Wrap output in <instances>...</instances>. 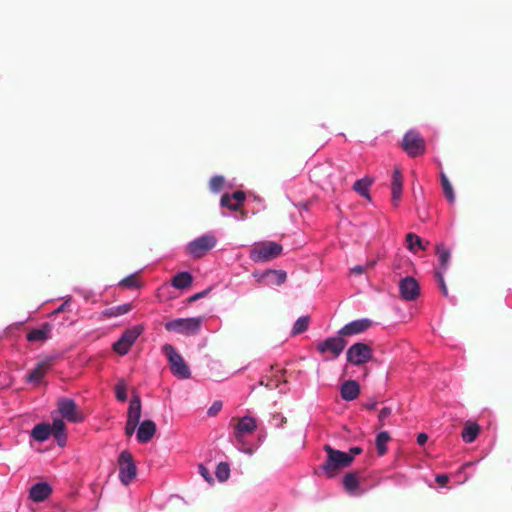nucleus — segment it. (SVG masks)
I'll list each match as a JSON object with an SVG mask.
<instances>
[{"label": "nucleus", "instance_id": "obj_54", "mask_svg": "<svg viewBox=\"0 0 512 512\" xmlns=\"http://www.w3.org/2000/svg\"><path fill=\"white\" fill-rule=\"evenodd\" d=\"M377 404H378V403H377V401H375V400H371V401H369V402H367V403L365 404V407H366L368 410H375V409H376V407H377Z\"/></svg>", "mask_w": 512, "mask_h": 512}, {"label": "nucleus", "instance_id": "obj_55", "mask_svg": "<svg viewBox=\"0 0 512 512\" xmlns=\"http://www.w3.org/2000/svg\"><path fill=\"white\" fill-rule=\"evenodd\" d=\"M300 207L304 210H308V203H300Z\"/></svg>", "mask_w": 512, "mask_h": 512}, {"label": "nucleus", "instance_id": "obj_37", "mask_svg": "<svg viewBox=\"0 0 512 512\" xmlns=\"http://www.w3.org/2000/svg\"><path fill=\"white\" fill-rule=\"evenodd\" d=\"M118 286L120 287H125V288H129V289H133V288H139L140 287V283L139 281L136 279V274L135 273H132L128 276H126L125 278H123L119 283H118Z\"/></svg>", "mask_w": 512, "mask_h": 512}, {"label": "nucleus", "instance_id": "obj_56", "mask_svg": "<svg viewBox=\"0 0 512 512\" xmlns=\"http://www.w3.org/2000/svg\"><path fill=\"white\" fill-rule=\"evenodd\" d=\"M475 463L474 462H467L464 464V467H470V466H473Z\"/></svg>", "mask_w": 512, "mask_h": 512}, {"label": "nucleus", "instance_id": "obj_3", "mask_svg": "<svg viewBox=\"0 0 512 512\" xmlns=\"http://www.w3.org/2000/svg\"><path fill=\"white\" fill-rule=\"evenodd\" d=\"M218 240L213 231L206 232L186 243L184 252L192 259H201L216 247Z\"/></svg>", "mask_w": 512, "mask_h": 512}, {"label": "nucleus", "instance_id": "obj_36", "mask_svg": "<svg viewBox=\"0 0 512 512\" xmlns=\"http://www.w3.org/2000/svg\"><path fill=\"white\" fill-rule=\"evenodd\" d=\"M225 179L221 175H214L209 181V189L213 193H219L224 187Z\"/></svg>", "mask_w": 512, "mask_h": 512}, {"label": "nucleus", "instance_id": "obj_5", "mask_svg": "<svg viewBox=\"0 0 512 512\" xmlns=\"http://www.w3.org/2000/svg\"><path fill=\"white\" fill-rule=\"evenodd\" d=\"M282 252V246L274 241L256 243L250 250L249 257L255 263H263L277 258Z\"/></svg>", "mask_w": 512, "mask_h": 512}, {"label": "nucleus", "instance_id": "obj_23", "mask_svg": "<svg viewBox=\"0 0 512 512\" xmlns=\"http://www.w3.org/2000/svg\"><path fill=\"white\" fill-rule=\"evenodd\" d=\"M142 405L138 395H134L130 402L127 412V421L139 424L141 418Z\"/></svg>", "mask_w": 512, "mask_h": 512}, {"label": "nucleus", "instance_id": "obj_50", "mask_svg": "<svg viewBox=\"0 0 512 512\" xmlns=\"http://www.w3.org/2000/svg\"><path fill=\"white\" fill-rule=\"evenodd\" d=\"M449 480V477L447 474H437L435 476V481L440 484L441 486H445Z\"/></svg>", "mask_w": 512, "mask_h": 512}, {"label": "nucleus", "instance_id": "obj_15", "mask_svg": "<svg viewBox=\"0 0 512 512\" xmlns=\"http://www.w3.org/2000/svg\"><path fill=\"white\" fill-rule=\"evenodd\" d=\"M372 320L368 318H361L353 320L344 325L338 332L339 335L352 336L366 331L372 325Z\"/></svg>", "mask_w": 512, "mask_h": 512}, {"label": "nucleus", "instance_id": "obj_38", "mask_svg": "<svg viewBox=\"0 0 512 512\" xmlns=\"http://www.w3.org/2000/svg\"><path fill=\"white\" fill-rule=\"evenodd\" d=\"M115 396L116 399L120 402H125L127 400V388L124 380H119L115 386Z\"/></svg>", "mask_w": 512, "mask_h": 512}, {"label": "nucleus", "instance_id": "obj_45", "mask_svg": "<svg viewBox=\"0 0 512 512\" xmlns=\"http://www.w3.org/2000/svg\"><path fill=\"white\" fill-rule=\"evenodd\" d=\"M230 197H232L233 201L238 203V208H240L241 204L245 200V193L243 191H235L230 194Z\"/></svg>", "mask_w": 512, "mask_h": 512}, {"label": "nucleus", "instance_id": "obj_26", "mask_svg": "<svg viewBox=\"0 0 512 512\" xmlns=\"http://www.w3.org/2000/svg\"><path fill=\"white\" fill-rule=\"evenodd\" d=\"M480 433V426L476 422L467 421L461 433L465 443H473Z\"/></svg>", "mask_w": 512, "mask_h": 512}, {"label": "nucleus", "instance_id": "obj_18", "mask_svg": "<svg viewBox=\"0 0 512 512\" xmlns=\"http://www.w3.org/2000/svg\"><path fill=\"white\" fill-rule=\"evenodd\" d=\"M402 189H403V180L401 171L399 169H394L393 175H392V182H391V197L392 202L395 207L399 205L401 196H402Z\"/></svg>", "mask_w": 512, "mask_h": 512}, {"label": "nucleus", "instance_id": "obj_53", "mask_svg": "<svg viewBox=\"0 0 512 512\" xmlns=\"http://www.w3.org/2000/svg\"><path fill=\"white\" fill-rule=\"evenodd\" d=\"M365 271V268L361 265H356L351 269V273L353 274H362Z\"/></svg>", "mask_w": 512, "mask_h": 512}, {"label": "nucleus", "instance_id": "obj_39", "mask_svg": "<svg viewBox=\"0 0 512 512\" xmlns=\"http://www.w3.org/2000/svg\"><path fill=\"white\" fill-rule=\"evenodd\" d=\"M220 205L222 207L228 208L230 211H236L238 210V203L232 200V197H230V194H223L220 199Z\"/></svg>", "mask_w": 512, "mask_h": 512}, {"label": "nucleus", "instance_id": "obj_7", "mask_svg": "<svg viewBox=\"0 0 512 512\" xmlns=\"http://www.w3.org/2000/svg\"><path fill=\"white\" fill-rule=\"evenodd\" d=\"M401 146L407 155L412 158L424 154L426 150L425 140L416 129H409L404 134Z\"/></svg>", "mask_w": 512, "mask_h": 512}, {"label": "nucleus", "instance_id": "obj_2", "mask_svg": "<svg viewBox=\"0 0 512 512\" xmlns=\"http://www.w3.org/2000/svg\"><path fill=\"white\" fill-rule=\"evenodd\" d=\"M324 450L327 453V459L320 469L328 478L334 477L340 470L349 467L353 462V455L334 449L328 444L324 446Z\"/></svg>", "mask_w": 512, "mask_h": 512}, {"label": "nucleus", "instance_id": "obj_35", "mask_svg": "<svg viewBox=\"0 0 512 512\" xmlns=\"http://www.w3.org/2000/svg\"><path fill=\"white\" fill-rule=\"evenodd\" d=\"M130 310L128 304H123L106 309L103 314L108 317H117L126 314Z\"/></svg>", "mask_w": 512, "mask_h": 512}, {"label": "nucleus", "instance_id": "obj_47", "mask_svg": "<svg viewBox=\"0 0 512 512\" xmlns=\"http://www.w3.org/2000/svg\"><path fill=\"white\" fill-rule=\"evenodd\" d=\"M210 291H211V288H207V289H205L203 291L195 293L194 295H192L189 298V302H195V301H197L199 299H202V298L206 297Z\"/></svg>", "mask_w": 512, "mask_h": 512}, {"label": "nucleus", "instance_id": "obj_13", "mask_svg": "<svg viewBox=\"0 0 512 512\" xmlns=\"http://www.w3.org/2000/svg\"><path fill=\"white\" fill-rule=\"evenodd\" d=\"M342 335L328 337L326 340L317 345L320 353L330 352L334 358H337L344 350L346 341L341 337Z\"/></svg>", "mask_w": 512, "mask_h": 512}, {"label": "nucleus", "instance_id": "obj_8", "mask_svg": "<svg viewBox=\"0 0 512 512\" xmlns=\"http://www.w3.org/2000/svg\"><path fill=\"white\" fill-rule=\"evenodd\" d=\"M119 480L128 486L137 476V466L132 454L128 450L122 451L118 456Z\"/></svg>", "mask_w": 512, "mask_h": 512}, {"label": "nucleus", "instance_id": "obj_9", "mask_svg": "<svg viewBox=\"0 0 512 512\" xmlns=\"http://www.w3.org/2000/svg\"><path fill=\"white\" fill-rule=\"evenodd\" d=\"M143 328L139 325L133 326L122 333L120 338L113 344V350L119 355H126L131 346L141 335Z\"/></svg>", "mask_w": 512, "mask_h": 512}, {"label": "nucleus", "instance_id": "obj_14", "mask_svg": "<svg viewBox=\"0 0 512 512\" xmlns=\"http://www.w3.org/2000/svg\"><path fill=\"white\" fill-rule=\"evenodd\" d=\"M257 282L266 286H280L287 278V274L283 270L267 269L260 274H255Z\"/></svg>", "mask_w": 512, "mask_h": 512}, {"label": "nucleus", "instance_id": "obj_4", "mask_svg": "<svg viewBox=\"0 0 512 512\" xmlns=\"http://www.w3.org/2000/svg\"><path fill=\"white\" fill-rule=\"evenodd\" d=\"M161 350L167 358L173 376L180 380H186L191 377V370L188 364L173 345L166 343L162 346Z\"/></svg>", "mask_w": 512, "mask_h": 512}, {"label": "nucleus", "instance_id": "obj_34", "mask_svg": "<svg viewBox=\"0 0 512 512\" xmlns=\"http://www.w3.org/2000/svg\"><path fill=\"white\" fill-rule=\"evenodd\" d=\"M216 478L219 482H225L230 476V464L228 462H220L215 470Z\"/></svg>", "mask_w": 512, "mask_h": 512}, {"label": "nucleus", "instance_id": "obj_49", "mask_svg": "<svg viewBox=\"0 0 512 512\" xmlns=\"http://www.w3.org/2000/svg\"><path fill=\"white\" fill-rule=\"evenodd\" d=\"M70 300H71V297H68L57 309L54 310V312L52 314L57 315V314L65 311L66 308L69 306Z\"/></svg>", "mask_w": 512, "mask_h": 512}, {"label": "nucleus", "instance_id": "obj_11", "mask_svg": "<svg viewBox=\"0 0 512 512\" xmlns=\"http://www.w3.org/2000/svg\"><path fill=\"white\" fill-rule=\"evenodd\" d=\"M57 411L68 422L79 423L84 420L81 413L78 412L76 403L73 399L61 397L57 401Z\"/></svg>", "mask_w": 512, "mask_h": 512}, {"label": "nucleus", "instance_id": "obj_40", "mask_svg": "<svg viewBox=\"0 0 512 512\" xmlns=\"http://www.w3.org/2000/svg\"><path fill=\"white\" fill-rule=\"evenodd\" d=\"M444 274L443 271H436L435 272V276H436V280H437V283L439 285V288L441 290V293L444 297H448L449 296V293H448V288H447V285H446V282H445V279H444Z\"/></svg>", "mask_w": 512, "mask_h": 512}, {"label": "nucleus", "instance_id": "obj_6", "mask_svg": "<svg viewBox=\"0 0 512 512\" xmlns=\"http://www.w3.org/2000/svg\"><path fill=\"white\" fill-rule=\"evenodd\" d=\"M203 317L176 318L165 323V329L183 335H195L199 332Z\"/></svg>", "mask_w": 512, "mask_h": 512}, {"label": "nucleus", "instance_id": "obj_33", "mask_svg": "<svg viewBox=\"0 0 512 512\" xmlns=\"http://www.w3.org/2000/svg\"><path fill=\"white\" fill-rule=\"evenodd\" d=\"M390 439V435L386 431L379 432L376 436V448L379 455H384L387 451L386 444Z\"/></svg>", "mask_w": 512, "mask_h": 512}, {"label": "nucleus", "instance_id": "obj_16", "mask_svg": "<svg viewBox=\"0 0 512 512\" xmlns=\"http://www.w3.org/2000/svg\"><path fill=\"white\" fill-rule=\"evenodd\" d=\"M156 433V424L152 420H144L138 424L136 439L139 443H148Z\"/></svg>", "mask_w": 512, "mask_h": 512}, {"label": "nucleus", "instance_id": "obj_12", "mask_svg": "<svg viewBox=\"0 0 512 512\" xmlns=\"http://www.w3.org/2000/svg\"><path fill=\"white\" fill-rule=\"evenodd\" d=\"M399 292L403 300L414 301L420 294V286L415 278L406 276L399 282Z\"/></svg>", "mask_w": 512, "mask_h": 512}, {"label": "nucleus", "instance_id": "obj_51", "mask_svg": "<svg viewBox=\"0 0 512 512\" xmlns=\"http://www.w3.org/2000/svg\"><path fill=\"white\" fill-rule=\"evenodd\" d=\"M427 440H428V435L426 433L418 434V436H417V443L419 445H421V446L424 445L427 442Z\"/></svg>", "mask_w": 512, "mask_h": 512}, {"label": "nucleus", "instance_id": "obj_30", "mask_svg": "<svg viewBox=\"0 0 512 512\" xmlns=\"http://www.w3.org/2000/svg\"><path fill=\"white\" fill-rule=\"evenodd\" d=\"M372 183H373L372 179H370L368 177H364L362 179L357 180L354 183L353 190L355 192H357L360 196H362L370 201L371 197H370V193H369V188L372 185Z\"/></svg>", "mask_w": 512, "mask_h": 512}, {"label": "nucleus", "instance_id": "obj_21", "mask_svg": "<svg viewBox=\"0 0 512 512\" xmlns=\"http://www.w3.org/2000/svg\"><path fill=\"white\" fill-rule=\"evenodd\" d=\"M360 393V386L355 380H347L340 387V394L343 400L353 401Z\"/></svg>", "mask_w": 512, "mask_h": 512}, {"label": "nucleus", "instance_id": "obj_41", "mask_svg": "<svg viewBox=\"0 0 512 512\" xmlns=\"http://www.w3.org/2000/svg\"><path fill=\"white\" fill-rule=\"evenodd\" d=\"M198 471H199V474L205 479V481H207L209 484H212L214 482V479L209 471V469L203 465V464H200L198 466Z\"/></svg>", "mask_w": 512, "mask_h": 512}, {"label": "nucleus", "instance_id": "obj_24", "mask_svg": "<svg viewBox=\"0 0 512 512\" xmlns=\"http://www.w3.org/2000/svg\"><path fill=\"white\" fill-rule=\"evenodd\" d=\"M193 283V276L188 271H180L176 273L173 278L171 279V285L172 287L184 290L188 287H190Z\"/></svg>", "mask_w": 512, "mask_h": 512}, {"label": "nucleus", "instance_id": "obj_32", "mask_svg": "<svg viewBox=\"0 0 512 512\" xmlns=\"http://www.w3.org/2000/svg\"><path fill=\"white\" fill-rule=\"evenodd\" d=\"M310 318L309 316H301L299 317L291 330L292 335H299L303 332H305L308 329Z\"/></svg>", "mask_w": 512, "mask_h": 512}, {"label": "nucleus", "instance_id": "obj_17", "mask_svg": "<svg viewBox=\"0 0 512 512\" xmlns=\"http://www.w3.org/2000/svg\"><path fill=\"white\" fill-rule=\"evenodd\" d=\"M51 492L52 488L48 483L38 482L30 488L29 497L34 502H42L50 496Z\"/></svg>", "mask_w": 512, "mask_h": 512}, {"label": "nucleus", "instance_id": "obj_10", "mask_svg": "<svg viewBox=\"0 0 512 512\" xmlns=\"http://www.w3.org/2000/svg\"><path fill=\"white\" fill-rule=\"evenodd\" d=\"M371 357V348L362 342L351 345L346 352L347 361L356 366L367 363Z\"/></svg>", "mask_w": 512, "mask_h": 512}, {"label": "nucleus", "instance_id": "obj_42", "mask_svg": "<svg viewBox=\"0 0 512 512\" xmlns=\"http://www.w3.org/2000/svg\"><path fill=\"white\" fill-rule=\"evenodd\" d=\"M223 404L220 400L214 401L212 405L208 408L207 414L210 417L216 416L222 409Z\"/></svg>", "mask_w": 512, "mask_h": 512}, {"label": "nucleus", "instance_id": "obj_25", "mask_svg": "<svg viewBox=\"0 0 512 512\" xmlns=\"http://www.w3.org/2000/svg\"><path fill=\"white\" fill-rule=\"evenodd\" d=\"M51 426V434L57 440L59 446H64L66 443V435H65V423L61 418H53V422Z\"/></svg>", "mask_w": 512, "mask_h": 512}, {"label": "nucleus", "instance_id": "obj_1", "mask_svg": "<svg viewBox=\"0 0 512 512\" xmlns=\"http://www.w3.org/2000/svg\"><path fill=\"white\" fill-rule=\"evenodd\" d=\"M256 429L257 420L252 416L245 415L239 418L237 423L233 426L229 440L240 453L252 456L254 454V448L249 446V441L250 436Z\"/></svg>", "mask_w": 512, "mask_h": 512}, {"label": "nucleus", "instance_id": "obj_46", "mask_svg": "<svg viewBox=\"0 0 512 512\" xmlns=\"http://www.w3.org/2000/svg\"><path fill=\"white\" fill-rule=\"evenodd\" d=\"M287 422V418L282 414H276L273 416V425L277 428H282Z\"/></svg>", "mask_w": 512, "mask_h": 512}, {"label": "nucleus", "instance_id": "obj_29", "mask_svg": "<svg viewBox=\"0 0 512 512\" xmlns=\"http://www.w3.org/2000/svg\"><path fill=\"white\" fill-rule=\"evenodd\" d=\"M440 181L443 193L447 201L449 202V204L453 205L456 201V194L450 180L448 179L444 172L440 173Z\"/></svg>", "mask_w": 512, "mask_h": 512}, {"label": "nucleus", "instance_id": "obj_44", "mask_svg": "<svg viewBox=\"0 0 512 512\" xmlns=\"http://www.w3.org/2000/svg\"><path fill=\"white\" fill-rule=\"evenodd\" d=\"M392 409L390 407H384L380 410L378 419L381 425H384L385 420L391 415Z\"/></svg>", "mask_w": 512, "mask_h": 512}, {"label": "nucleus", "instance_id": "obj_52", "mask_svg": "<svg viewBox=\"0 0 512 512\" xmlns=\"http://www.w3.org/2000/svg\"><path fill=\"white\" fill-rule=\"evenodd\" d=\"M361 452H362V448H360L358 446H354L349 449L348 453L353 455V458H354L356 455L360 454Z\"/></svg>", "mask_w": 512, "mask_h": 512}, {"label": "nucleus", "instance_id": "obj_43", "mask_svg": "<svg viewBox=\"0 0 512 512\" xmlns=\"http://www.w3.org/2000/svg\"><path fill=\"white\" fill-rule=\"evenodd\" d=\"M266 438V435L264 433L259 434L256 441H252L250 439L249 446L251 448H254V453L261 447V445L264 443Z\"/></svg>", "mask_w": 512, "mask_h": 512}, {"label": "nucleus", "instance_id": "obj_27", "mask_svg": "<svg viewBox=\"0 0 512 512\" xmlns=\"http://www.w3.org/2000/svg\"><path fill=\"white\" fill-rule=\"evenodd\" d=\"M51 435V426L48 423H39L31 431V437L38 442H45Z\"/></svg>", "mask_w": 512, "mask_h": 512}, {"label": "nucleus", "instance_id": "obj_20", "mask_svg": "<svg viewBox=\"0 0 512 512\" xmlns=\"http://www.w3.org/2000/svg\"><path fill=\"white\" fill-rule=\"evenodd\" d=\"M53 326L52 324L46 322L42 324L39 328L31 330L27 334V340L29 342H43L50 338Z\"/></svg>", "mask_w": 512, "mask_h": 512}, {"label": "nucleus", "instance_id": "obj_22", "mask_svg": "<svg viewBox=\"0 0 512 512\" xmlns=\"http://www.w3.org/2000/svg\"><path fill=\"white\" fill-rule=\"evenodd\" d=\"M436 254L439 261V268L436 271L446 273L450 265L451 249L446 247L443 243H439L436 245Z\"/></svg>", "mask_w": 512, "mask_h": 512}, {"label": "nucleus", "instance_id": "obj_19", "mask_svg": "<svg viewBox=\"0 0 512 512\" xmlns=\"http://www.w3.org/2000/svg\"><path fill=\"white\" fill-rule=\"evenodd\" d=\"M343 487L350 496H361L363 490L360 488L358 476L355 473H347L343 478Z\"/></svg>", "mask_w": 512, "mask_h": 512}, {"label": "nucleus", "instance_id": "obj_31", "mask_svg": "<svg viewBox=\"0 0 512 512\" xmlns=\"http://www.w3.org/2000/svg\"><path fill=\"white\" fill-rule=\"evenodd\" d=\"M46 369L44 363H39L26 377V380L30 383H39L44 375Z\"/></svg>", "mask_w": 512, "mask_h": 512}, {"label": "nucleus", "instance_id": "obj_28", "mask_svg": "<svg viewBox=\"0 0 512 512\" xmlns=\"http://www.w3.org/2000/svg\"><path fill=\"white\" fill-rule=\"evenodd\" d=\"M406 243L407 249L413 254L417 253L418 250H426L429 244V242L424 244L418 235L411 232L406 235Z\"/></svg>", "mask_w": 512, "mask_h": 512}, {"label": "nucleus", "instance_id": "obj_48", "mask_svg": "<svg viewBox=\"0 0 512 512\" xmlns=\"http://www.w3.org/2000/svg\"><path fill=\"white\" fill-rule=\"evenodd\" d=\"M137 427L138 424L126 421L125 434L129 437L132 436L135 433Z\"/></svg>", "mask_w": 512, "mask_h": 512}]
</instances>
